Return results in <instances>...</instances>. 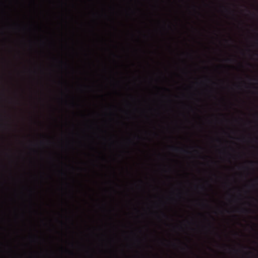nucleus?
<instances>
[{"instance_id":"1","label":"nucleus","mask_w":258,"mask_h":258,"mask_svg":"<svg viewBox=\"0 0 258 258\" xmlns=\"http://www.w3.org/2000/svg\"><path fill=\"white\" fill-rule=\"evenodd\" d=\"M172 149H174L176 151H179L180 150H182V151H184V152H187L186 150H183V149H182L181 148H179L178 147H173Z\"/></svg>"},{"instance_id":"2","label":"nucleus","mask_w":258,"mask_h":258,"mask_svg":"<svg viewBox=\"0 0 258 258\" xmlns=\"http://www.w3.org/2000/svg\"><path fill=\"white\" fill-rule=\"evenodd\" d=\"M247 211V209H244V212H246Z\"/></svg>"}]
</instances>
